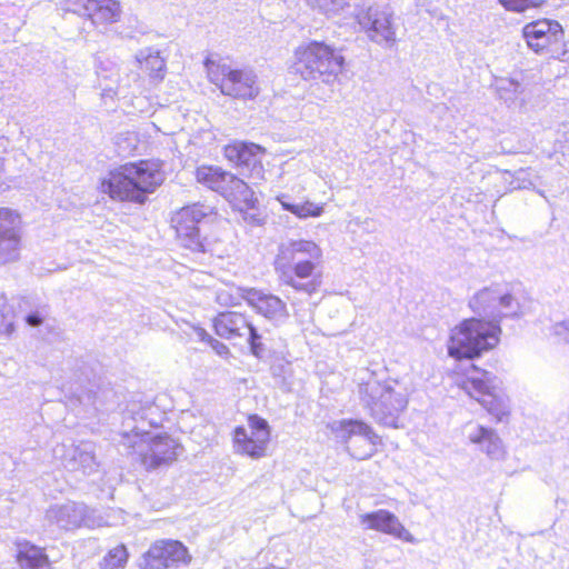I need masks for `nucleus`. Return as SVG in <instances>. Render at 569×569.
Segmentation results:
<instances>
[{"mask_svg":"<svg viewBox=\"0 0 569 569\" xmlns=\"http://www.w3.org/2000/svg\"><path fill=\"white\" fill-rule=\"evenodd\" d=\"M64 10L87 18L92 24L116 22L120 17V4L116 0H63Z\"/></svg>","mask_w":569,"mask_h":569,"instance_id":"nucleus-16","label":"nucleus"},{"mask_svg":"<svg viewBox=\"0 0 569 569\" xmlns=\"http://www.w3.org/2000/svg\"><path fill=\"white\" fill-rule=\"evenodd\" d=\"M537 193H539L541 197L546 198L545 192L542 190L538 189Z\"/></svg>","mask_w":569,"mask_h":569,"instance_id":"nucleus-45","label":"nucleus"},{"mask_svg":"<svg viewBox=\"0 0 569 569\" xmlns=\"http://www.w3.org/2000/svg\"><path fill=\"white\" fill-rule=\"evenodd\" d=\"M264 151V148L257 143L236 141L224 148V156L237 167L254 170L262 168L261 160Z\"/></svg>","mask_w":569,"mask_h":569,"instance_id":"nucleus-21","label":"nucleus"},{"mask_svg":"<svg viewBox=\"0 0 569 569\" xmlns=\"http://www.w3.org/2000/svg\"><path fill=\"white\" fill-rule=\"evenodd\" d=\"M358 386L360 403L370 417L385 427L399 428L400 415L408 406V395L395 380H379L373 372Z\"/></svg>","mask_w":569,"mask_h":569,"instance_id":"nucleus-2","label":"nucleus"},{"mask_svg":"<svg viewBox=\"0 0 569 569\" xmlns=\"http://www.w3.org/2000/svg\"><path fill=\"white\" fill-rule=\"evenodd\" d=\"M21 218L9 208H0V266L20 258Z\"/></svg>","mask_w":569,"mask_h":569,"instance_id":"nucleus-15","label":"nucleus"},{"mask_svg":"<svg viewBox=\"0 0 569 569\" xmlns=\"http://www.w3.org/2000/svg\"><path fill=\"white\" fill-rule=\"evenodd\" d=\"M295 70L307 81H320L332 86L341 73L345 58L323 41H309L295 51Z\"/></svg>","mask_w":569,"mask_h":569,"instance_id":"nucleus-4","label":"nucleus"},{"mask_svg":"<svg viewBox=\"0 0 569 569\" xmlns=\"http://www.w3.org/2000/svg\"><path fill=\"white\" fill-rule=\"evenodd\" d=\"M246 336L248 337L251 353L257 358H263L266 347L261 342V335L258 332L257 328L253 325L247 331Z\"/></svg>","mask_w":569,"mask_h":569,"instance_id":"nucleus-35","label":"nucleus"},{"mask_svg":"<svg viewBox=\"0 0 569 569\" xmlns=\"http://www.w3.org/2000/svg\"><path fill=\"white\" fill-rule=\"evenodd\" d=\"M350 0H306L309 7L326 16H333L343 10Z\"/></svg>","mask_w":569,"mask_h":569,"instance_id":"nucleus-31","label":"nucleus"},{"mask_svg":"<svg viewBox=\"0 0 569 569\" xmlns=\"http://www.w3.org/2000/svg\"><path fill=\"white\" fill-rule=\"evenodd\" d=\"M320 259L321 250L313 241L296 240L280 246L274 264H287L300 260L320 261Z\"/></svg>","mask_w":569,"mask_h":569,"instance_id":"nucleus-23","label":"nucleus"},{"mask_svg":"<svg viewBox=\"0 0 569 569\" xmlns=\"http://www.w3.org/2000/svg\"><path fill=\"white\" fill-rule=\"evenodd\" d=\"M17 559L21 569H51L44 549L30 542L18 545Z\"/></svg>","mask_w":569,"mask_h":569,"instance_id":"nucleus-27","label":"nucleus"},{"mask_svg":"<svg viewBox=\"0 0 569 569\" xmlns=\"http://www.w3.org/2000/svg\"><path fill=\"white\" fill-rule=\"evenodd\" d=\"M64 467L69 471H81L83 475H91L97 471L98 462L93 445L82 442L71 447L66 456Z\"/></svg>","mask_w":569,"mask_h":569,"instance_id":"nucleus-25","label":"nucleus"},{"mask_svg":"<svg viewBox=\"0 0 569 569\" xmlns=\"http://www.w3.org/2000/svg\"><path fill=\"white\" fill-rule=\"evenodd\" d=\"M319 262L320 261L300 260L287 264H274V269L281 283L290 286L296 291L311 296L320 286L319 278L313 276Z\"/></svg>","mask_w":569,"mask_h":569,"instance_id":"nucleus-14","label":"nucleus"},{"mask_svg":"<svg viewBox=\"0 0 569 569\" xmlns=\"http://www.w3.org/2000/svg\"><path fill=\"white\" fill-rule=\"evenodd\" d=\"M243 220L247 221L250 224L260 226L262 224L263 219L258 213H252L246 211L243 213Z\"/></svg>","mask_w":569,"mask_h":569,"instance_id":"nucleus-41","label":"nucleus"},{"mask_svg":"<svg viewBox=\"0 0 569 569\" xmlns=\"http://www.w3.org/2000/svg\"><path fill=\"white\" fill-rule=\"evenodd\" d=\"M357 22L368 39L389 49L397 42L398 24L393 11L388 6L373 4L356 14Z\"/></svg>","mask_w":569,"mask_h":569,"instance_id":"nucleus-9","label":"nucleus"},{"mask_svg":"<svg viewBox=\"0 0 569 569\" xmlns=\"http://www.w3.org/2000/svg\"><path fill=\"white\" fill-rule=\"evenodd\" d=\"M529 48L535 52H542L563 41V29L556 20L542 19L527 23L522 29Z\"/></svg>","mask_w":569,"mask_h":569,"instance_id":"nucleus-17","label":"nucleus"},{"mask_svg":"<svg viewBox=\"0 0 569 569\" xmlns=\"http://www.w3.org/2000/svg\"><path fill=\"white\" fill-rule=\"evenodd\" d=\"M213 214V207L196 202L181 208L172 218L179 244L203 264L210 261L214 250L213 243L201 237L198 224Z\"/></svg>","mask_w":569,"mask_h":569,"instance_id":"nucleus-5","label":"nucleus"},{"mask_svg":"<svg viewBox=\"0 0 569 569\" xmlns=\"http://www.w3.org/2000/svg\"><path fill=\"white\" fill-rule=\"evenodd\" d=\"M509 11L523 12L529 8L541 6L545 0H498Z\"/></svg>","mask_w":569,"mask_h":569,"instance_id":"nucleus-33","label":"nucleus"},{"mask_svg":"<svg viewBox=\"0 0 569 569\" xmlns=\"http://www.w3.org/2000/svg\"><path fill=\"white\" fill-rule=\"evenodd\" d=\"M250 432L244 427H237L233 432L234 447L238 452L248 455L252 458L264 456L267 443L270 439V429L268 422L257 416L249 417Z\"/></svg>","mask_w":569,"mask_h":569,"instance_id":"nucleus-12","label":"nucleus"},{"mask_svg":"<svg viewBox=\"0 0 569 569\" xmlns=\"http://www.w3.org/2000/svg\"><path fill=\"white\" fill-rule=\"evenodd\" d=\"M468 439L477 445L490 459L499 460L505 456V447L499 435L489 427L481 425H468Z\"/></svg>","mask_w":569,"mask_h":569,"instance_id":"nucleus-22","label":"nucleus"},{"mask_svg":"<svg viewBox=\"0 0 569 569\" xmlns=\"http://www.w3.org/2000/svg\"><path fill=\"white\" fill-rule=\"evenodd\" d=\"M497 91L506 102L513 101L522 92V84L515 79L502 78L497 81Z\"/></svg>","mask_w":569,"mask_h":569,"instance_id":"nucleus-32","label":"nucleus"},{"mask_svg":"<svg viewBox=\"0 0 569 569\" xmlns=\"http://www.w3.org/2000/svg\"><path fill=\"white\" fill-rule=\"evenodd\" d=\"M252 323L247 317L236 311H224L213 320L216 333L223 339L243 338Z\"/></svg>","mask_w":569,"mask_h":569,"instance_id":"nucleus-24","label":"nucleus"},{"mask_svg":"<svg viewBox=\"0 0 569 569\" xmlns=\"http://www.w3.org/2000/svg\"><path fill=\"white\" fill-rule=\"evenodd\" d=\"M204 66L209 80L222 94L236 99H253L259 94L257 74L252 69H236L230 64L206 59Z\"/></svg>","mask_w":569,"mask_h":569,"instance_id":"nucleus-7","label":"nucleus"},{"mask_svg":"<svg viewBox=\"0 0 569 569\" xmlns=\"http://www.w3.org/2000/svg\"><path fill=\"white\" fill-rule=\"evenodd\" d=\"M8 144L9 140L6 137L0 136V154L7 151Z\"/></svg>","mask_w":569,"mask_h":569,"instance_id":"nucleus-43","label":"nucleus"},{"mask_svg":"<svg viewBox=\"0 0 569 569\" xmlns=\"http://www.w3.org/2000/svg\"><path fill=\"white\" fill-rule=\"evenodd\" d=\"M537 178L538 176L530 168L505 172V181L509 184L510 190L535 188Z\"/></svg>","mask_w":569,"mask_h":569,"instance_id":"nucleus-29","label":"nucleus"},{"mask_svg":"<svg viewBox=\"0 0 569 569\" xmlns=\"http://www.w3.org/2000/svg\"><path fill=\"white\" fill-rule=\"evenodd\" d=\"M129 552L124 545H119L102 558L100 569H124L128 562Z\"/></svg>","mask_w":569,"mask_h":569,"instance_id":"nucleus-30","label":"nucleus"},{"mask_svg":"<svg viewBox=\"0 0 569 569\" xmlns=\"http://www.w3.org/2000/svg\"><path fill=\"white\" fill-rule=\"evenodd\" d=\"M370 456H371V453L369 452V453H366L365 456L359 457V458H360V459H363V458H366V457H370Z\"/></svg>","mask_w":569,"mask_h":569,"instance_id":"nucleus-46","label":"nucleus"},{"mask_svg":"<svg viewBox=\"0 0 569 569\" xmlns=\"http://www.w3.org/2000/svg\"><path fill=\"white\" fill-rule=\"evenodd\" d=\"M24 319L30 327H39L42 325L44 316L41 311L37 310L28 313Z\"/></svg>","mask_w":569,"mask_h":569,"instance_id":"nucleus-39","label":"nucleus"},{"mask_svg":"<svg viewBox=\"0 0 569 569\" xmlns=\"http://www.w3.org/2000/svg\"><path fill=\"white\" fill-rule=\"evenodd\" d=\"M502 381L495 373L473 367L461 382L462 389L502 422L510 413L509 400L501 391Z\"/></svg>","mask_w":569,"mask_h":569,"instance_id":"nucleus-6","label":"nucleus"},{"mask_svg":"<svg viewBox=\"0 0 569 569\" xmlns=\"http://www.w3.org/2000/svg\"><path fill=\"white\" fill-rule=\"evenodd\" d=\"M14 331V313L12 308L6 303L0 308V335L10 336Z\"/></svg>","mask_w":569,"mask_h":569,"instance_id":"nucleus-34","label":"nucleus"},{"mask_svg":"<svg viewBox=\"0 0 569 569\" xmlns=\"http://www.w3.org/2000/svg\"><path fill=\"white\" fill-rule=\"evenodd\" d=\"M552 333L559 341L569 343V319L555 323L552 326Z\"/></svg>","mask_w":569,"mask_h":569,"instance_id":"nucleus-37","label":"nucleus"},{"mask_svg":"<svg viewBox=\"0 0 569 569\" xmlns=\"http://www.w3.org/2000/svg\"><path fill=\"white\" fill-rule=\"evenodd\" d=\"M217 301H218V303L224 305V306H237V305H239L240 297L232 296L227 290H220L217 293Z\"/></svg>","mask_w":569,"mask_h":569,"instance_id":"nucleus-38","label":"nucleus"},{"mask_svg":"<svg viewBox=\"0 0 569 569\" xmlns=\"http://www.w3.org/2000/svg\"><path fill=\"white\" fill-rule=\"evenodd\" d=\"M289 196L280 193L277 196V200L280 202L283 210L289 211L300 219L309 217H320L323 212V207L318 206L313 202L306 201L303 203H293L289 201Z\"/></svg>","mask_w":569,"mask_h":569,"instance_id":"nucleus-28","label":"nucleus"},{"mask_svg":"<svg viewBox=\"0 0 569 569\" xmlns=\"http://www.w3.org/2000/svg\"><path fill=\"white\" fill-rule=\"evenodd\" d=\"M6 303H8L6 296L0 292V308H3Z\"/></svg>","mask_w":569,"mask_h":569,"instance_id":"nucleus-44","label":"nucleus"},{"mask_svg":"<svg viewBox=\"0 0 569 569\" xmlns=\"http://www.w3.org/2000/svg\"><path fill=\"white\" fill-rule=\"evenodd\" d=\"M2 164H3V159H2V157L0 156V169L2 168Z\"/></svg>","mask_w":569,"mask_h":569,"instance_id":"nucleus-47","label":"nucleus"},{"mask_svg":"<svg viewBox=\"0 0 569 569\" xmlns=\"http://www.w3.org/2000/svg\"><path fill=\"white\" fill-rule=\"evenodd\" d=\"M196 336L197 338L202 341V342H207L208 345H210V340L211 339H214L211 335H209L204 329L202 328H198L196 329Z\"/></svg>","mask_w":569,"mask_h":569,"instance_id":"nucleus-42","label":"nucleus"},{"mask_svg":"<svg viewBox=\"0 0 569 569\" xmlns=\"http://www.w3.org/2000/svg\"><path fill=\"white\" fill-rule=\"evenodd\" d=\"M337 436L345 442H349L353 437H361L372 447L380 442V438L373 429L361 420L340 421Z\"/></svg>","mask_w":569,"mask_h":569,"instance_id":"nucleus-26","label":"nucleus"},{"mask_svg":"<svg viewBox=\"0 0 569 569\" xmlns=\"http://www.w3.org/2000/svg\"><path fill=\"white\" fill-rule=\"evenodd\" d=\"M144 67L150 70V74L157 79H163L164 60L158 54H149L144 58Z\"/></svg>","mask_w":569,"mask_h":569,"instance_id":"nucleus-36","label":"nucleus"},{"mask_svg":"<svg viewBox=\"0 0 569 569\" xmlns=\"http://www.w3.org/2000/svg\"><path fill=\"white\" fill-rule=\"evenodd\" d=\"M163 173L149 161L126 163L111 171L101 183L102 191L119 201L144 203L149 193L163 182Z\"/></svg>","mask_w":569,"mask_h":569,"instance_id":"nucleus-3","label":"nucleus"},{"mask_svg":"<svg viewBox=\"0 0 569 569\" xmlns=\"http://www.w3.org/2000/svg\"><path fill=\"white\" fill-rule=\"evenodd\" d=\"M156 409L154 405H150L141 408L139 411L133 409L127 410L122 417L121 429L119 435L121 436L120 442L132 452L139 446L140 439H146L149 436V431L146 427H158L162 419L159 417L158 420L150 417Z\"/></svg>","mask_w":569,"mask_h":569,"instance_id":"nucleus-13","label":"nucleus"},{"mask_svg":"<svg viewBox=\"0 0 569 569\" xmlns=\"http://www.w3.org/2000/svg\"><path fill=\"white\" fill-rule=\"evenodd\" d=\"M243 298L257 313L277 326L284 323L289 318L287 305L278 296L257 289H249Z\"/></svg>","mask_w":569,"mask_h":569,"instance_id":"nucleus-18","label":"nucleus"},{"mask_svg":"<svg viewBox=\"0 0 569 569\" xmlns=\"http://www.w3.org/2000/svg\"><path fill=\"white\" fill-rule=\"evenodd\" d=\"M209 346L220 357H226L230 352L229 348L223 342L217 340L216 338L210 340V345Z\"/></svg>","mask_w":569,"mask_h":569,"instance_id":"nucleus-40","label":"nucleus"},{"mask_svg":"<svg viewBox=\"0 0 569 569\" xmlns=\"http://www.w3.org/2000/svg\"><path fill=\"white\" fill-rule=\"evenodd\" d=\"M49 523L63 530H73L87 525L88 508L84 503L67 501L51 506L46 513Z\"/></svg>","mask_w":569,"mask_h":569,"instance_id":"nucleus-19","label":"nucleus"},{"mask_svg":"<svg viewBox=\"0 0 569 569\" xmlns=\"http://www.w3.org/2000/svg\"><path fill=\"white\" fill-rule=\"evenodd\" d=\"M180 446L167 435H157L140 439L139 446L132 453H137L147 470H156L171 465L178 457Z\"/></svg>","mask_w":569,"mask_h":569,"instance_id":"nucleus-10","label":"nucleus"},{"mask_svg":"<svg viewBox=\"0 0 569 569\" xmlns=\"http://www.w3.org/2000/svg\"><path fill=\"white\" fill-rule=\"evenodd\" d=\"M191 556L178 540H158L143 555L141 569H167L173 566L189 565Z\"/></svg>","mask_w":569,"mask_h":569,"instance_id":"nucleus-11","label":"nucleus"},{"mask_svg":"<svg viewBox=\"0 0 569 569\" xmlns=\"http://www.w3.org/2000/svg\"><path fill=\"white\" fill-rule=\"evenodd\" d=\"M197 180L228 201L242 203L248 210L254 209L257 199L253 191L237 176L218 167H200L197 169Z\"/></svg>","mask_w":569,"mask_h":569,"instance_id":"nucleus-8","label":"nucleus"},{"mask_svg":"<svg viewBox=\"0 0 569 569\" xmlns=\"http://www.w3.org/2000/svg\"><path fill=\"white\" fill-rule=\"evenodd\" d=\"M360 525L366 529L377 530L406 541L412 539L410 532L401 525L399 519L385 509L361 515Z\"/></svg>","mask_w":569,"mask_h":569,"instance_id":"nucleus-20","label":"nucleus"},{"mask_svg":"<svg viewBox=\"0 0 569 569\" xmlns=\"http://www.w3.org/2000/svg\"><path fill=\"white\" fill-rule=\"evenodd\" d=\"M469 307L483 319H466L452 329L448 353L456 359H473L495 348L501 333V319L520 313L519 301L499 284L476 292L469 300Z\"/></svg>","mask_w":569,"mask_h":569,"instance_id":"nucleus-1","label":"nucleus"}]
</instances>
